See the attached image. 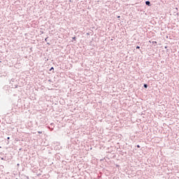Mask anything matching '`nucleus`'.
Wrapping results in <instances>:
<instances>
[{
    "label": "nucleus",
    "instance_id": "f257e3e1",
    "mask_svg": "<svg viewBox=\"0 0 179 179\" xmlns=\"http://www.w3.org/2000/svg\"><path fill=\"white\" fill-rule=\"evenodd\" d=\"M145 5H147V6H152V3H150V1H145Z\"/></svg>",
    "mask_w": 179,
    "mask_h": 179
},
{
    "label": "nucleus",
    "instance_id": "f03ea898",
    "mask_svg": "<svg viewBox=\"0 0 179 179\" xmlns=\"http://www.w3.org/2000/svg\"><path fill=\"white\" fill-rule=\"evenodd\" d=\"M143 87H144L145 89H148V84H144V85H143Z\"/></svg>",
    "mask_w": 179,
    "mask_h": 179
},
{
    "label": "nucleus",
    "instance_id": "7ed1b4c3",
    "mask_svg": "<svg viewBox=\"0 0 179 179\" xmlns=\"http://www.w3.org/2000/svg\"><path fill=\"white\" fill-rule=\"evenodd\" d=\"M72 40H73L74 41H76V36L73 37Z\"/></svg>",
    "mask_w": 179,
    "mask_h": 179
},
{
    "label": "nucleus",
    "instance_id": "20e7f679",
    "mask_svg": "<svg viewBox=\"0 0 179 179\" xmlns=\"http://www.w3.org/2000/svg\"><path fill=\"white\" fill-rule=\"evenodd\" d=\"M49 71H54V67H51Z\"/></svg>",
    "mask_w": 179,
    "mask_h": 179
},
{
    "label": "nucleus",
    "instance_id": "39448f33",
    "mask_svg": "<svg viewBox=\"0 0 179 179\" xmlns=\"http://www.w3.org/2000/svg\"><path fill=\"white\" fill-rule=\"evenodd\" d=\"M152 44H157V41H152Z\"/></svg>",
    "mask_w": 179,
    "mask_h": 179
},
{
    "label": "nucleus",
    "instance_id": "423d86ee",
    "mask_svg": "<svg viewBox=\"0 0 179 179\" xmlns=\"http://www.w3.org/2000/svg\"><path fill=\"white\" fill-rule=\"evenodd\" d=\"M136 50H139V48H141V47L140 46H136Z\"/></svg>",
    "mask_w": 179,
    "mask_h": 179
},
{
    "label": "nucleus",
    "instance_id": "0eeeda50",
    "mask_svg": "<svg viewBox=\"0 0 179 179\" xmlns=\"http://www.w3.org/2000/svg\"><path fill=\"white\" fill-rule=\"evenodd\" d=\"M138 149L141 148V145H137V146H136Z\"/></svg>",
    "mask_w": 179,
    "mask_h": 179
},
{
    "label": "nucleus",
    "instance_id": "6e6552de",
    "mask_svg": "<svg viewBox=\"0 0 179 179\" xmlns=\"http://www.w3.org/2000/svg\"><path fill=\"white\" fill-rule=\"evenodd\" d=\"M47 40H48V37H47L46 38H45V41L47 42Z\"/></svg>",
    "mask_w": 179,
    "mask_h": 179
},
{
    "label": "nucleus",
    "instance_id": "1a4fd4ad",
    "mask_svg": "<svg viewBox=\"0 0 179 179\" xmlns=\"http://www.w3.org/2000/svg\"><path fill=\"white\" fill-rule=\"evenodd\" d=\"M38 134H43V131H38Z\"/></svg>",
    "mask_w": 179,
    "mask_h": 179
},
{
    "label": "nucleus",
    "instance_id": "9d476101",
    "mask_svg": "<svg viewBox=\"0 0 179 179\" xmlns=\"http://www.w3.org/2000/svg\"><path fill=\"white\" fill-rule=\"evenodd\" d=\"M8 141H9V139H10V137H7Z\"/></svg>",
    "mask_w": 179,
    "mask_h": 179
},
{
    "label": "nucleus",
    "instance_id": "9b49d317",
    "mask_svg": "<svg viewBox=\"0 0 179 179\" xmlns=\"http://www.w3.org/2000/svg\"><path fill=\"white\" fill-rule=\"evenodd\" d=\"M9 143V141H8V143Z\"/></svg>",
    "mask_w": 179,
    "mask_h": 179
},
{
    "label": "nucleus",
    "instance_id": "f8f14e48",
    "mask_svg": "<svg viewBox=\"0 0 179 179\" xmlns=\"http://www.w3.org/2000/svg\"><path fill=\"white\" fill-rule=\"evenodd\" d=\"M48 45H50V43H48Z\"/></svg>",
    "mask_w": 179,
    "mask_h": 179
},
{
    "label": "nucleus",
    "instance_id": "ddd939ff",
    "mask_svg": "<svg viewBox=\"0 0 179 179\" xmlns=\"http://www.w3.org/2000/svg\"><path fill=\"white\" fill-rule=\"evenodd\" d=\"M15 179H17V178H15Z\"/></svg>",
    "mask_w": 179,
    "mask_h": 179
}]
</instances>
